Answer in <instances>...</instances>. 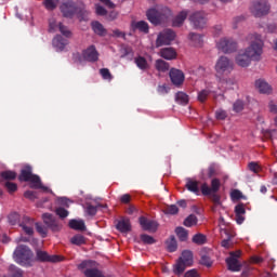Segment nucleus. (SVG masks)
Returning a JSON list of instances; mask_svg holds the SVG:
<instances>
[{"mask_svg": "<svg viewBox=\"0 0 277 277\" xmlns=\"http://www.w3.org/2000/svg\"><path fill=\"white\" fill-rule=\"evenodd\" d=\"M241 256V251L232 252L230 256L226 259L227 267L230 272H239L240 265L238 259Z\"/></svg>", "mask_w": 277, "mask_h": 277, "instance_id": "2eb2a0df", "label": "nucleus"}, {"mask_svg": "<svg viewBox=\"0 0 277 277\" xmlns=\"http://www.w3.org/2000/svg\"><path fill=\"white\" fill-rule=\"evenodd\" d=\"M95 12L98 16H105V14H107V10L100 4H96Z\"/></svg>", "mask_w": 277, "mask_h": 277, "instance_id": "0e129e2a", "label": "nucleus"}, {"mask_svg": "<svg viewBox=\"0 0 277 277\" xmlns=\"http://www.w3.org/2000/svg\"><path fill=\"white\" fill-rule=\"evenodd\" d=\"M4 187H6V189L10 194H14V192H16V189H18V186H16V184L12 183V182H5Z\"/></svg>", "mask_w": 277, "mask_h": 277, "instance_id": "8fccbe9b", "label": "nucleus"}, {"mask_svg": "<svg viewBox=\"0 0 277 277\" xmlns=\"http://www.w3.org/2000/svg\"><path fill=\"white\" fill-rule=\"evenodd\" d=\"M176 103H180V105H187L189 103V96L183 92H177L175 95Z\"/></svg>", "mask_w": 277, "mask_h": 277, "instance_id": "e433bc0d", "label": "nucleus"}, {"mask_svg": "<svg viewBox=\"0 0 277 277\" xmlns=\"http://www.w3.org/2000/svg\"><path fill=\"white\" fill-rule=\"evenodd\" d=\"M42 220L44 224L48 226V228H51L53 230H60V228H62V226L60 225L55 216H53V214L44 213L42 215Z\"/></svg>", "mask_w": 277, "mask_h": 277, "instance_id": "dca6fc26", "label": "nucleus"}, {"mask_svg": "<svg viewBox=\"0 0 277 277\" xmlns=\"http://www.w3.org/2000/svg\"><path fill=\"white\" fill-rule=\"evenodd\" d=\"M57 202H58V205H61V207H67V208H69V207H70V202H72V201H70V199H68V198H66V197H60V198L57 199Z\"/></svg>", "mask_w": 277, "mask_h": 277, "instance_id": "864d4df0", "label": "nucleus"}, {"mask_svg": "<svg viewBox=\"0 0 277 277\" xmlns=\"http://www.w3.org/2000/svg\"><path fill=\"white\" fill-rule=\"evenodd\" d=\"M94 34L97 36H107V29L100 22H93L91 24Z\"/></svg>", "mask_w": 277, "mask_h": 277, "instance_id": "c756f323", "label": "nucleus"}, {"mask_svg": "<svg viewBox=\"0 0 277 277\" xmlns=\"http://www.w3.org/2000/svg\"><path fill=\"white\" fill-rule=\"evenodd\" d=\"M160 55L163 57V60H175L176 51L172 48H164L160 51Z\"/></svg>", "mask_w": 277, "mask_h": 277, "instance_id": "cd10ccee", "label": "nucleus"}, {"mask_svg": "<svg viewBox=\"0 0 277 277\" xmlns=\"http://www.w3.org/2000/svg\"><path fill=\"white\" fill-rule=\"evenodd\" d=\"M84 212L87 215H96V207L90 205V203H87L85 207H84Z\"/></svg>", "mask_w": 277, "mask_h": 277, "instance_id": "49530a36", "label": "nucleus"}, {"mask_svg": "<svg viewBox=\"0 0 277 277\" xmlns=\"http://www.w3.org/2000/svg\"><path fill=\"white\" fill-rule=\"evenodd\" d=\"M246 40L249 42V47L245 50H240L235 58L236 64L241 68H248L252 62L261 61V55H263V47H265L263 37H261L260 34H249L246 37Z\"/></svg>", "mask_w": 277, "mask_h": 277, "instance_id": "f257e3e1", "label": "nucleus"}, {"mask_svg": "<svg viewBox=\"0 0 277 277\" xmlns=\"http://www.w3.org/2000/svg\"><path fill=\"white\" fill-rule=\"evenodd\" d=\"M71 243L75 246H83V243H85V238L81 235H76L71 238Z\"/></svg>", "mask_w": 277, "mask_h": 277, "instance_id": "a18cd8bd", "label": "nucleus"}, {"mask_svg": "<svg viewBox=\"0 0 277 277\" xmlns=\"http://www.w3.org/2000/svg\"><path fill=\"white\" fill-rule=\"evenodd\" d=\"M255 88L259 90V92H261V94H272V85H269V83L263 79L255 81Z\"/></svg>", "mask_w": 277, "mask_h": 277, "instance_id": "412c9836", "label": "nucleus"}, {"mask_svg": "<svg viewBox=\"0 0 277 277\" xmlns=\"http://www.w3.org/2000/svg\"><path fill=\"white\" fill-rule=\"evenodd\" d=\"M180 260L182 261V263H184L185 265H188L189 267V265L194 263V254L192 253V251H184Z\"/></svg>", "mask_w": 277, "mask_h": 277, "instance_id": "473e14b6", "label": "nucleus"}, {"mask_svg": "<svg viewBox=\"0 0 277 277\" xmlns=\"http://www.w3.org/2000/svg\"><path fill=\"white\" fill-rule=\"evenodd\" d=\"M61 12L65 18H72L76 14H78V16L85 14L83 6H78L72 0L63 1L61 4Z\"/></svg>", "mask_w": 277, "mask_h": 277, "instance_id": "423d86ee", "label": "nucleus"}, {"mask_svg": "<svg viewBox=\"0 0 277 277\" xmlns=\"http://www.w3.org/2000/svg\"><path fill=\"white\" fill-rule=\"evenodd\" d=\"M189 14V12L187 11H181L172 21V25L173 27H181V25H183L187 18V15Z\"/></svg>", "mask_w": 277, "mask_h": 277, "instance_id": "5701e85b", "label": "nucleus"}, {"mask_svg": "<svg viewBox=\"0 0 277 277\" xmlns=\"http://www.w3.org/2000/svg\"><path fill=\"white\" fill-rule=\"evenodd\" d=\"M176 38V34L172 29H166L158 35L156 47H163L170 44Z\"/></svg>", "mask_w": 277, "mask_h": 277, "instance_id": "9b49d317", "label": "nucleus"}, {"mask_svg": "<svg viewBox=\"0 0 277 277\" xmlns=\"http://www.w3.org/2000/svg\"><path fill=\"white\" fill-rule=\"evenodd\" d=\"M170 79L173 85H183V81H185V74L179 69H171L170 70Z\"/></svg>", "mask_w": 277, "mask_h": 277, "instance_id": "f3484780", "label": "nucleus"}, {"mask_svg": "<svg viewBox=\"0 0 277 277\" xmlns=\"http://www.w3.org/2000/svg\"><path fill=\"white\" fill-rule=\"evenodd\" d=\"M60 0H44L43 4L47 10H55Z\"/></svg>", "mask_w": 277, "mask_h": 277, "instance_id": "c03bdc74", "label": "nucleus"}, {"mask_svg": "<svg viewBox=\"0 0 277 277\" xmlns=\"http://www.w3.org/2000/svg\"><path fill=\"white\" fill-rule=\"evenodd\" d=\"M100 74L102 75V78L105 79L106 81H111V72H109V69L107 68H102L100 69Z\"/></svg>", "mask_w": 277, "mask_h": 277, "instance_id": "de8ad7c7", "label": "nucleus"}, {"mask_svg": "<svg viewBox=\"0 0 277 277\" xmlns=\"http://www.w3.org/2000/svg\"><path fill=\"white\" fill-rule=\"evenodd\" d=\"M134 63L136 64L137 68H140V70H148L150 68V64L143 56L135 57Z\"/></svg>", "mask_w": 277, "mask_h": 277, "instance_id": "bb28decb", "label": "nucleus"}, {"mask_svg": "<svg viewBox=\"0 0 277 277\" xmlns=\"http://www.w3.org/2000/svg\"><path fill=\"white\" fill-rule=\"evenodd\" d=\"M186 267H189L187 264H185V262L179 260L175 265L173 266V272L174 274H176L177 276H181V274H183V272H185Z\"/></svg>", "mask_w": 277, "mask_h": 277, "instance_id": "72a5a7b5", "label": "nucleus"}, {"mask_svg": "<svg viewBox=\"0 0 277 277\" xmlns=\"http://www.w3.org/2000/svg\"><path fill=\"white\" fill-rule=\"evenodd\" d=\"M141 240L143 243H148V245L155 243V238H153V236H148L146 234L141 235Z\"/></svg>", "mask_w": 277, "mask_h": 277, "instance_id": "3c124183", "label": "nucleus"}, {"mask_svg": "<svg viewBox=\"0 0 277 277\" xmlns=\"http://www.w3.org/2000/svg\"><path fill=\"white\" fill-rule=\"evenodd\" d=\"M146 16L153 25H161V23H166L172 16V11L168 6H156L149 9Z\"/></svg>", "mask_w": 277, "mask_h": 277, "instance_id": "20e7f679", "label": "nucleus"}, {"mask_svg": "<svg viewBox=\"0 0 277 277\" xmlns=\"http://www.w3.org/2000/svg\"><path fill=\"white\" fill-rule=\"evenodd\" d=\"M36 228H37V233H39L41 237H47V227H44V225L37 223Z\"/></svg>", "mask_w": 277, "mask_h": 277, "instance_id": "603ef678", "label": "nucleus"}, {"mask_svg": "<svg viewBox=\"0 0 277 277\" xmlns=\"http://www.w3.org/2000/svg\"><path fill=\"white\" fill-rule=\"evenodd\" d=\"M188 38L193 42L194 47L202 45V36L198 35V34L190 32Z\"/></svg>", "mask_w": 277, "mask_h": 277, "instance_id": "c9c22d12", "label": "nucleus"}, {"mask_svg": "<svg viewBox=\"0 0 277 277\" xmlns=\"http://www.w3.org/2000/svg\"><path fill=\"white\" fill-rule=\"evenodd\" d=\"M261 132L266 140H272L274 146L277 145V130H265V128L261 127Z\"/></svg>", "mask_w": 277, "mask_h": 277, "instance_id": "393cba45", "label": "nucleus"}, {"mask_svg": "<svg viewBox=\"0 0 277 277\" xmlns=\"http://www.w3.org/2000/svg\"><path fill=\"white\" fill-rule=\"evenodd\" d=\"M193 243H197V246H202V245L207 243V236H205L202 234H196L193 237Z\"/></svg>", "mask_w": 277, "mask_h": 277, "instance_id": "4c0bfd02", "label": "nucleus"}, {"mask_svg": "<svg viewBox=\"0 0 277 277\" xmlns=\"http://www.w3.org/2000/svg\"><path fill=\"white\" fill-rule=\"evenodd\" d=\"M201 193L203 194V196H211V194H213V190L211 189V187H209V185L202 184Z\"/></svg>", "mask_w": 277, "mask_h": 277, "instance_id": "bf43d9fd", "label": "nucleus"}, {"mask_svg": "<svg viewBox=\"0 0 277 277\" xmlns=\"http://www.w3.org/2000/svg\"><path fill=\"white\" fill-rule=\"evenodd\" d=\"M13 261L22 267H31L36 263V256L29 247L19 245L13 252Z\"/></svg>", "mask_w": 277, "mask_h": 277, "instance_id": "f03ea898", "label": "nucleus"}, {"mask_svg": "<svg viewBox=\"0 0 277 277\" xmlns=\"http://www.w3.org/2000/svg\"><path fill=\"white\" fill-rule=\"evenodd\" d=\"M186 188L188 192H193V194H200V187L198 186V181H194L192 179H188L186 182Z\"/></svg>", "mask_w": 277, "mask_h": 277, "instance_id": "7c9ffc66", "label": "nucleus"}, {"mask_svg": "<svg viewBox=\"0 0 277 277\" xmlns=\"http://www.w3.org/2000/svg\"><path fill=\"white\" fill-rule=\"evenodd\" d=\"M184 277H200V274L196 269H190L184 274Z\"/></svg>", "mask_w": 277, "mask_h": 277, "instance_id": "774afa93", "label": "nucleus"}, {"mask_svg": "<svg viewBox=\"0 0 277 277\" xmlns=\"http://www.w3.org/2000/svg\"><path fill=\"white\" fill-rule=\"evenodd\" d=\"M214 70L219 83H222L225 81L224 77H228L235 70V63L227 56H221L215 63Z\"/></svg>", "mask_w": 277, "mask_h": 277, "instance_id": "7ed1b4c3", "label": "nucleus"}, {"mask_svg": "<svg viewBox=\"0 0 277 277\" xmlns=\"http://www.w3.org/2000/svg\"><path fill=\"white\" fill-rule=\"evenodd\" d=\"M251 12L254 16H265L269 12V2L267 0H256L251 6Z\"/></svg>", "mask_w": 277, "mask_h": 277, "instance_id": "6e6552de", "label": "nucleus"}, {"mask_svg": "<svg viewBox=\"0 0 277 277\" xmlns=\"http://www.w3.org/2000/svg\"><path fill=\"white\" fill-rule=\"evenodd\" d=\"M156 68H157V70H160L161 72H166V70H169L170 65H168V63H166V61H163V60H158V61H156Z\"/></svg>", "mask_w": 277, "mask_h": 277, "instance_id": "ea45409f", "label": "nucleus"}, {"mask_svg": "<svg viewBox=\"0 0 277 277\" xmlns=\"http://www.w3.org/2000/svg\"><path fill=\"white\" fill-rule=\"evenodd\" d=\"M167 250L169 252H176V248H179V245L176 243V238L174 236H171L167 241Z\"/></svg>", "mask_w": 277, "mask_h": 277, "instance_id": "f704fd0d", "label": "nucleus"}, {"mask_svg": "<svg viewBox=\"0 0 277 277\" xmlns=\"http://www.w3.org/2000/svg\"><path fill=\"white\" fill-rule=\"evenodd\" d=\"M52 44L56 51H64L68 44V39L57 35L52 40Z\"/></svg>", "mask_w": 277, "mask_h": 277, "instance_id": "aec40b11", "label": "nucleus"}, {"mask_svg": "<svg viewBox=\"0 0 277 277\" xmlns=\"http://www.w3.org/2000/svg\"><path fill=\"white\" fill-rule=\"evenodd\" d=\"M226 235H227V239L222 240L221 246L223 248L228 249V248H230V239L233 236H230L229 234H226Z\"/></svg>", "mask_w": 277, "mask_h": 277, "instance_id": "69168bd1", "label": "nucleus"}, {"mask_svg": "<svg viewBox=\"0 0 277 277\" xmlns=\"http://www.w3.org/2000/svg\"><path fill=\"white\" fill-rule=\"evenodd\" d=\"M140 225L142 226L143 230H148V233H155L159 226L157 222L148 220L144 216L140 217Z\"/></svg>", "mask_w": 277, "mask_h": 277, "instance_id": "a211bd4d", "label": "nucleus"}, {"mask_svg": "<svg viewBox=\"0 0 277 277\" xmlns=\"http://www.w3.org/2000/svg\"><path fill=\"white\" fill-rule=\"evenodd\" d=\"M166 213L169 215H176V213H179V207L171 205L166 209Z\"/></svg>", "mask_w": 277, "mask_h": 277, "instance_id": "5fc2aeb1", "label": "nucleus"}, {"mask_svg": "<svg viewBox=\"0 0 277 277\" xmlns=\"http://www.w3.org/2000/svg\"><path fill=\"white\" fill-rule=\"evenodd\" d=\"M69 227L74 230H85V222L83 220H70Z\"/></svg>", "mask_w": 277, "mask_h": 277, "instance_id": "2f4dec72", "label": "nucleus"}, {"mask_svg": "<svg viewBox=\"0 0 277 277\" xmlns=\"http://www.w3.org/2000/svg\"><path fill=\"white\" fill-rule=\"evenodd\" d=\"M132 29L135 31H141L142 34H148V23L145 21L132 22L131 24Z\"/></svg>", "mask_w": 277, "mask_h": 277, "instance_id": "b1692460", "label": "nucleus"}, {"mask_svg": "<svg viewBox=\"0 0 277 277\" xmlns=\"http://www.w3.org/2000/svg\"><path fill=\"white\" fill-rule=\"evenodd\" d=\"M21 228L24 230L26 235L31 237L34 235V220L29 219L28 216H24L23 221L19 223ZM29 237H23L21 236L19 238L16 239L17 243H21V241H29Z\"/></svg>", "mask_w": 277, "mask_h": 277, "instance_id": "0eeeda50", "label": "nucleus"}, {"mask_svg": "<svg viewBox=\"0 0 277 277\" xmlns=\"http://www.w3.org/2000/svg\"><path fill=\"white\" fill-rule=\"evenodd\" d=\"M37 258H35V261H41L42 263H60L63 259L58 255H49L47 251H42L38 249L36 251Z\"/></svg>", "mask_w": 277, "mask_h": 277, "instance_id": "4468645a", "label": "nucleus"}, {"mask_svg": "<svg viewBox=\"0 0 277 277\" xmlns=\"http://www.w3.org/2000/svg\"><path fill=\"white\" fill-rule=\"evenodd\" d=\"M226 116V110L224 109H219L215 111L216 120H225Z\"/></svg>", "mask_w": 277, "mask_h": 277, "instance_id": "680f3d73", "label": "nucleus"}, {"mask_svg": "<svg viewBox=\"0 0 277 277\" xmlns=\"http://www.w3.org/2000/svg\"><path fill=\"white\" fill-rule=\"evenodd\" d=\"M220 186H221L220 180L213 179L210 187L212 189V194H216V192L220 190Z\"/></svg>", "mask_w": 277, "mask_h": 277, "instance_id": "09e8293b", "label": "nucleus"}, {"mask_svg": "<svg viewBox=\"0 0 277 277\" xmlns=\"http://www.w3.org/2000/svg\"><path fill=\"white\" fill-rule=\"evenodd\" d=\"M235 214H236V222L237 224H241L242 222L246 221V207L243 203H239L235 207Z\"/></svg>", "mask_w": 277, "mask_h": 277, "instance_id": "4be33fe9", "label": "nucleus"}, {"mask_svg": "<svg viewBox=\"0 0 277 277\" xmlns=\"http://www.w3.org/2000/svg\"><path fill=\"white\" fill-rule=\"evenodd\" d=\"M56 215H60L62 219L64 217H68V210L62 208V207H58L56 209Z\"/></svg>", "mask_w": 277, "mask_h": 277, "instance_id": "052dcab7", "label": "nucleus"}, {"mask_svg": "<svg viewBox=\"0 0 277 277\" xmlns=\"http://www.w3.org/2000/svg\"><path fill=\"white\" fill-rule=\"evenodd\" d=\"M19 181H26L30 183V187L32 189H41V192H44L45 194L51 193L49 187L42 185V181H40V176L31 173V167L26 166L24 169H22V173L19 175Z\"/></svg>", "mask_w": 277, "mask_h": 277, "instance_id": "39448f33", "label": "nucleus"}, {"mask_svg": "<svg viewBox=\"0 0 277 277\" xmlns=\"http://www.w3.org/2000/svg\"><path fill=\"white\" fill-rule=\"evenodd\" d=\"M217 89H220V87H217L215 82L206 81L205 89L198 92V101L205 103L210 94H215V92H217Z\"/></svg>", "mask_w": 277, "mask_h": 277, "instance_id": "9d476101", "label": "nucleus"}, {"mask_svg": "<svg viewBox=\"0 0 277 277\" xmlns=\"http://www.w3.org/2000/svg\"><path fill=\"white\" fill-rule=\"evenodd\" d=\"M189 21L196 29H202L207 25V15L203 12H195L189 16Z\"/></svg>", "mask_w": 277, "mask_h": 277, "instance_id": "ddd939ff", "label": "nucleus"}, {"mask_svg": "<svg viewBox=\"0 0 277 277\" xmlns=\"http://www.w3.org/2000/svg\"><path fill=\"white\" fill-rule=\"evenodd\" d=\"M175 233H176V235H177L180 241H187L188 234H187V232H186L185 228H183V227H177V228L175 229Z\"/></svg>", "mask_w": 277, "mask_h": 277, "instance_id": "58836bf2", "label": "nucleus"}, {"mask_svg": "<svg viewBox=\"0 0 277 277\" xmlns=\"http://www.w3.org/2000/svg\"><path fill=\"white\" fill-rule=\"evenodd\" d=\"M25 198H28V200H36V198H38V193L34 192V190H27L24 194Z\"/></svg>", "mask_w": 277, "mask_h": 277, "instance_id": "13d9d810", "label": "nucleus"}, {"mask_svg": "<svg viewBox=\"0 0 277 277\" xmlns=\"http://www.w3.org/2000/svg\"><path fill=\"white\" fill-rule=\"evenodd\" d=\"M241 23H243V16H237L233 19V28L237 29V27H239V25H241Z\"/></svg>", "mask_w": 277, "mask_h": 277, "instance_id": "e2e57ef3", "label": "nucleus"}, {"mask_svg": "<svg viewBox=\"0 0 277 277\" xmlns=\"http://www.w3.org/2000/svg\"><path fill=\"white\" fill-rule=\"evenodd\" d=\"M201 265H206V267H211V259L207 255H202L200 260Z\"/></svg>", "mask_w": 277, "mask_h": 277, "instance_id": "338daca9", "label": "nucleus"}, {"mask_svg": "<svg viewBox=\"0 0 277 277\" xmlns=\"http://www.w3.org/2000/svg\"><path fill=\"white\" fill-rule=\"evenodd\" d=\"M224 79L222 82H219V84H216V88H219V90H230V88H233V85H235V79L233 78H228L226 76H224Z\"/></svg>", "mask_w": 277, "mask_h": 277, "instance_id": "a878e982", "label": "nucleus"}, {"mask_svg": "<svg viewBox=\"0 0 277 277\" xmlns=\"http://www.w3.org/2000/svg\"><path fill=\"white\" fill-rule=\"evenodd\" d=\"M243 110V102H241V100H238L234 103V111H236L237 114H239V111Z\"/></svg>", "mask_w": 277, "mask_h": 277, "instance_id": "6e6d98bb", "label": "nucleus"}, {"mask_svg": "<svg viewBox=\"0 0 277 277\" xmlns=\"http://www.w3.org/2000/svg\"><path fill=\"white\" fill-rule=\"evenodd\" d=\"M249 170H251V172H254V174H256V173L261 172V166H259V163H256V162H250Z\"/></svg>", "mask_w": 277, "mask_h": 277, "instance_id": "4d7b16f0", "label": "nucleus"}, {"mask_svg": "<svg viewBox=\"0 0 277 277\" xmlns=\"http://www.w3.org/2000/svg\"><path fill=\"white\" fill-rule=\"evenodd\" d=\"M2 179H4L5 181H14V179H16V172L13 171H3L1 173Z\"/></svg>", "mask_w": 277, "mask_h": 277, "instance_id": "37998d69", "label": "nucleus"}, {"mask_svg": "<svg viewBox=\"0 0 277 277\" xmlns=\"http://www.w3.org/2000/svg\"><path fill=\"white\" fill-rule=\"evenodd\" d=\"M117 229L120 230V233H129L131 230V222L129 219H122L117 224Z\"/></svg>", "mask_w": 277, "mask_h": 277, "instance_id": "c85d7f7f", "label": "nucleus"}, {"mask_svg": "<svg viewBox=\"0 0 277 277\" xmlns=\"http://www.w3.org/2000/svg\"><path fill=\"white\" fill-rule=\"evenodd\" d=\"M57 29L58 31H61V34L65 36V38H70V36H72V34L70 32V30H68L66 26H64L62 23H57V19H55V17H51L49 19V31L53 34L57 31Z\"/></svg>", "mask_w": 277, "mask_h": 277, "instance_id": "f8f14e48", "label": "nucleus"}, {"mask_svg": "<svg viewBox=\"0 0 277 277\" xmlns=\"http://www.w3.org/2000/svg\"><path fill=\"white\" fill-rule=\"evenodd\" d=\"M216 48L223 53H234V51H237V41L229 38H222L216 42Z\"/></svg>", "mask_w": 277, "mask_h": 277, "instance_id": "1a4fd4ad", "label": "nucleus"}, {"mask_svg": "<svg viewBox=\"0 0 277 277\" xmlns=\"http://www.w3.org/2000/svg\"><path fill=\"white\" fill-rule=\"evenodd\" d=\"M196 224H198V219L194 214H190L184 221V226H187V227L196 226Z\"/></svg>", "mask_w": 277, "mask_h": 277, "instance_id": "a19ab883", "label": "nucleus"}, {"mask_svg": "<svg viewBox=\"0 0 277 277\" xmlns=\"http://www.w3.org/2000/svg\"><path fill=\"white\" fill-rule=\"evenodd\" d=\"M9 220V224H11V226H16V224H18V220H21V214L13 212L8 216Z\"/></svg>", "mask_w": 277, "mask_h": 277, "instance_id": "79ce46f5", "label": "nucleus"}, {"mask_svg": "<svg viewBox=\"0 0 277 277\" xmlns=\"http://www.w3.org/2000/svg\"><path fill=\"white\" fill-rule=\"evenodd\" d=\"M82 57L85 62H96L98 60V52L94 45H91L82 52Z\"/></svg>", "mask_w": 277, "mask_h": 277, "instance_id": "6ab92c4d", "label": "nucleus"}]
</instances>
